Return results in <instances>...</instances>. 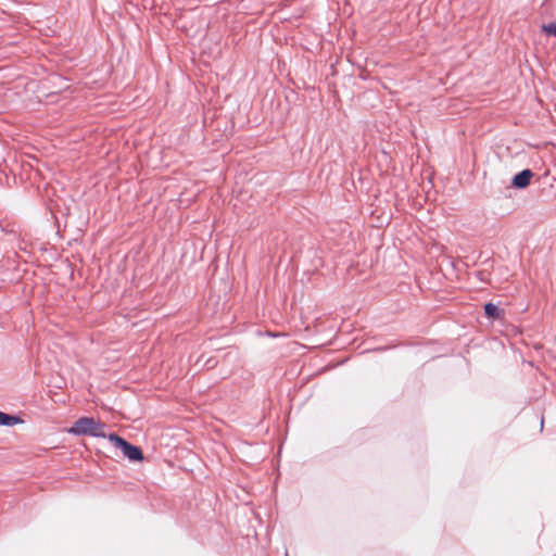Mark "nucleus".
Returning a JSON list of instances; mask_svg holds the SVG:
<instances>
[{
    "label": "nucleus",
    "mask_w": 556,
    "mask_h": 556,
    "mask_svg": "<svg viewBox=\"0 0 556 556\" xmlns=\"http://www.w3.org/2000/svg\"><path fill=\"white\" fill-rule=\"evenodd\" d=\"M484 313L489 318L492 319H498L503 315V311L491 302L484 305Z\"/></svg>",
    "instance_id": "4"
},
{
    "label": "nucleus",
    "mask_w": 556,
    "mask_h": 556,
    "mask_svg": "<svg viewBox=\"0 0 556 556\" xmlns=\"http://www.w3.org/2000/svg\"><path fill=\"white\" fill-rule=\"evenodd\" d=\"M542 31L547 36H556V20L541 26Z\"/></svg>",
    "instance_id": "6"
},
{
    "label": "nucleus",
    "mask_w": 556,
    "mask_h": 556,
    "mask_svg": "<svg viewBox=\"0 0 556 556\" xmlns=\"http://www.w3.org/2000/svg\"><path fill=\"white\" fill-rule=\"evenodd\" d=\"M109 441L118 450L122 451L123 455L130 462H141L143 459V453L140 447L130 444L122 437L110 433L108 435Z\"/></svg>",
    "instance_id": "2"
},
{
    "label": "nucleus",
    "mask_w": 556,
    "mask_h": 556,
    "mask_svg": "<svg viewBox=\"0 0 556 556\" xmlns=\"http://www.w3.org/2000/svg\"><path fill=\"white\" fill-rule=\"evenodd\" d=\"M533 173L530 169H523L516 174L511 180V186L517 189H523L529 186Z\"/></svg>",
    "instance_id": "3"
},
{
    "label": "nucleus",
    "mask_w": 556,
    "mask_h": 556,
    "mask_svg": "<svg viewBox=\"0 0 556 556\" xmlns=\"http://www.w3.org/2000/svg\"><path fill=\"white\" fill-rule=\"evenodd\" d=\"M73 435H89L93 438H108L105 425L93 417H80L67 430Z\"/></svg>",
    "instance_id": "1"
},
{
    "label": "nucleus",
    "mask_w": 556,
    "mask_h": 556,
    "mask_svg": "<svg viewBox=\"0 0 556 556\" xmlns=\"http://www.w3.org/2000/svg\"><path fill=\"white\" fill-rule=\"evenodd\" d=\"M21 422L20 417L0 412V426L12 427Z\"/></svg>",
    "instance_id": "5"
}]
</instances>
